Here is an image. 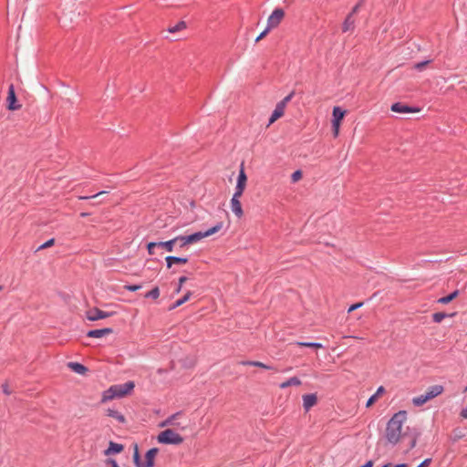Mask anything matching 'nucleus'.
Here are the masks:
<instances>
[{
	"instance_id": "34",
	"label": "nucleus",
	"mask_w": 467,
	"mask_h": 467,
	"mask_svg": "<svg viewBox=\"0 0 467 467\" xmlns=\"http://www.w3.org/2000/svg\"><path fill=\"white\" fill-rule=\"evenodd\" d=\"M254 367H258V368H265V369H272L273 368L271 366H268L263 362H260V361H254V363H252Z\"/></svg>"
},
{
	"instance_id": "3",
	"label": "nucleus",
	"mask_w": 467,
	"mask_h": 467,
	"mask_svg": "<svg viewBox=\"0 0 467 467\" xmlns=\"http://www.w3.org/2000/svg\"><path fill=\"white\" fill-rule=\"evenodd\" d=\"M134 383L132 381H128L124 384L113 385L108 390L103 393L102 402H106L108 400L122 398L129 394L134 389Z\"/></svg>"
},
{
	"instance_id": "14",
	"label": "nucleus",
	"mask_w": 467,
	"mask_h": 467,
	"mask_svg": "<svg viewBox=\"0 0 467 467\" xmlns=\"http://www.w3.org/2000/svg\"><path fill=\"white\" fill-rule=\"evenodd\" d=\"M113 330L109 327L102 328V329H94L88 332L87 336L88 337L99 338L111 334Z\"/></svg>"
},
{
	"instance_id": "43",
	"label": "nucleus",
	"mask_w": 467,
	"mask_h": 467,
	"mask_svg": "<svg viewBox=\"0 0 467 467\" xmlns=\"http://www.w3.org/2000/svg\"><path fill=\"white\" fill-rule=\"evenodd\" d=\"M243 192H244V190H237V188H235V192L234 193L233 198L239 200L240 197L243 195Z\"/></svg>"
},
{
	"instance_id": "24",
	"label": "nucleus",
	"mask_w": 467,
	"mask_h": 467,
	"mask_svg": "<svg viewBox=\"0 0 467 467\" xmlns=\"http://www.w3.org/2000/svg\"><path fill=\"white\" fill-rule=\"evenodd\" d=\"M459 295V291L458 290H455L454 292L451 293L450 295L446 296H443V297H441L439 300H438V303L440 304H449L450 302H451L453 299H455Z\"/></svg>"
},
{
	"instance_id": "37",
	"label": "nucleus",
	"mask_w": 467,
	"mask_h": 467,
	"mask_svg": "<svg viewBox=\"0 0 467 467\" xmlns=\"http://www.w3.org/2000/svg\"><path fill=\"white\" fill-rule=\"evenodd\" d=\"M2 390L5 395H10L13 392L7 382H5L4 384H2Z\"/></svg>"
},
{
	"instance_id": "13",
	"label": "nucleus",
	"mask_w": 467,
	"mask_h": 467,
	"mask_svg": "<svg viewBox=\"0 0 467 467\" xmlns=\"http://www.w3.org/2000/svg\"><path fill=\"white\" fill-rule=\"evenodd\" d=\"M285 109V108L283 107V104L277 103L275 110L273 111V113L269 119L268 126H270L271 124L275 122L278 119H280L284 115Z\"/></svg>"
},
{
	"instance_id": "55",
	"label": "nucleus",
	"mask_w": 467,
	"mask_h": 467,
	"mask_svg": "<svg viewBox=\"0 0 467 467\" xmlns=\"http://www.w3.org/2000/svg\"><path fill=\"white\" fill-rule=\"evenodd\" d=\"M465 390H467V386H466V389H465Z\"/></svg>"
},
{
	"instance_id": "53",
	"label": "nucleus",
	"mask_w": 467,
	"mask_h": 467,
	"mask_svg": "<svg viewBox=\"0 0 467 467\" xmlns=\"http://www.w3.org/2000/svg\"><path fill=\"white\" fill-rule=\"evenodd\" d=\"M81 216L86 217L87 213H81Z\"/></svg>"
},
{
	"instance_id": "47",
	"label": "nucleus",
	"mask_w": 467,
	"mask_h": 467,
	"mask_svg": "<svg viewBox=\"0 0 467 467\" xmlns=\"http://www.w3.org/2000/svg\"><path fill=\"white\" fill-rule=\"evenodd\" d=\"M430 463L431 459H426L418 467H428Z\"/></svg>"
},
{
	"instance_id": "52",
	"label": "nucleus",
	"mask_w": 467,
	"mask_h": 467,
	"mask_svg": "<svg viewBox=\"0 0 467 467\" xmlns=\"http://www.w3.org/2000/svg\"><path fill=\"white\" fill-rule=\"evenodd\" d=\"M395 467H407V465H406V464H404V463H402V464H398V465H396Z\"/></svg>"
},
{
	"instance_id": "32",
	"label": "nucleus",
	"mask_w": 467,
	"mask_h": 467,
	"mask_svg": "<svg viewBox=\"0 0 467 467\" xmlns=\"http://www.w3.org/2000/svg\"><path fill=\"white\" fill-rule=\"evenodd\" d=\"M294 91H292L290 94H288L286 97H285L281 101H279V104H283V107H286L287 103L292 99L294 96Z\"/></svg>"
},
{
	"instance_id": "11",
	"label": "nucleus",
	"mask_w": 467,
	"mask_h": 467,
	"mask_svg": "<svg viewBox=\"0 0 467 467\" xmlns=\"http://www.w3.org/2000/svg\"><path fill=\"white\" fill-rule=\"evenodd\" d=\"M181 415H182L181 412H176V413L171 415L170 417H168L165 420L161 421L159 424V426L161 428L166 427V426H173V427L180 428V424L176 420L181 417Z\"/></svg>"
},
{
	"instance_id": "25",
	"label": "nucleus",
	"mask_w": 467,
	"mask_h": 467,
	"mask_svg": "<svg viewBox=\"0 0 467 467\" xmlns=\"http://www.w3.org/2000/svg\"><path fill=\"white\" fill-rule=\"evenodd\" d=\"M186 27H187L186 22L185 21H180L175 26H170L168 28V32L173 34V33L184 30Z\"/></svg>"
},
{
	"instance_id": "26",
	"label": "nucleus",
	"mask_w": 467,
	"mask_h": 467,
	"mask_svg": "<svg viewBox=\"0 0 467 467\" xmlns=\"http://www.w3.org/2000/svg\"><path fill=\"white\" fill-rule=\"evenodd\" d=\"M191 296H192V292L188 291L182 298L178 299L172 306H170L169 309L173 310L176 307L181 306L182 304H184L185 302H187L190 299Z\"/></svg>"
},
{
	"instance_id": "35",
	"label": "nucleus",
	"mask_w": 467,
	"mask_h": 467,
	"mask_svg": "<svg viewBox=\"0 0 467 467\" xmlns=\"http://www.w3.org/2000/svg\"><path fill=\"white\" fill-rule=\"evenodd\" d=\"M365 0H360L353 8H352V11L349 13V14H352V16H354L355 14H357L359 10V8L362 6V5L364 4Z\"/></svg>"
},
{
	"instance_id": "20",
	"label": "nucleus",
	"mask_w": 467,
	"mask_h": 467,
	"mask_svg": "<svg viewBox=\"0 0 467 467\" xmlns=\"http://www.w3.org/2000/svg\"><path fill=\"white\" fill-rule=\"evenodd\" d=\"M165 261L167 263V267L171 268L173 264H182L185 265L188 262L187 258L184 257H177V256H167L165 258Z\"/></svg>"
},
{
	"instance_id": "33",
	"label": "nucleus",
	"mask_w": 467,
	"mask_h": 467,
	"mask_svg": "<svg viewBox=\"0 0 467 467\" xmlns=\"http://www.w3.org/2000/svg\"><path fill=\"white\" fill-rule=\"evenodd\" d=\"M55 244V239H49L47 240L46 243H44L43 244H41L38 248V250H43V249H46V248H48V247H51L53 246Z\"/></svg>"
},
{
	"instance_id": "2",
	"label": "nucleus",
	"mask_w": 467,
	"mask_h": 467,
	"mask_svg": "<svg viewBox=\"0 0 467 467\" xmlns=\"http://www.w3.org/2000/svg\"><path fill=\"white\" fill-rule=\"evenodd\" d=\"M223 228V223H218L215 226L208 229L205 232H197L187 236H177L174 239H177V242H180L181 247H183L187 244H194L205 237H209L216 233H218Z\"/></svg>"
},
{
	"instance_id": "29",
	"label": "nucleus",
	"mask_w": 467,
	"mask_h": 467,
	"mask_svg": "<svg viewBox=\"0 0 467 467\" xmlns=\"http://www.w3.org/2000/svg\"><path fill=\"white\" fill-rule=\"evenodd\" d=\"M455 314L447 315L443 312H437L432 315V319L436 323H441L446 317H453Z\"/></svg>"
},
{
	"instance_id": "7",
	"label": "nucleus",
	"mask_w": 467,
	"mask_h": 467,
	"mask_svg": "<svg viewBox=\"0 0 467 467\" xmlns=\"http://www.w3.org/2000/svg\"><path fill=\"white\" fill-rule=\"evenodd\" d=\"M285 17V12L281 8H276L273 11L270 16L267 19V27L271 30L279 26Z\"/></svg>"
},
{
	"instance_id": "48",
	"label": "nucleus",
	"mask_w": 467,
	"mask_h": 467,
	"mask_svg": "<svg viewBox=\"0 0 467 467\" xmlns=\"http://www.w3.org/2000/svg\"><path fill=\"white\" fill-rule=\"evenodd\" d=\"M108 463H109L111 467H119L115 460H109Z\"/></svg>"
},
{
	"instance_id": "56",
	"label": "nucleus",
	"mask_w": 467,
	"mask_h": 467,
	"mask_svg": "<svg viewBox=\"0 0 467 467\" xmlns=\"http://www.w3.org/2000/svg\"><path fill=\"white\" fill-rule=\"evenodd\" d=\"M2 289V287L0 286V290Z\"/></svg>"
},
{
	"instance_id": "42",
	"label": "nucleus",
	"mask_w": 467,
	"mask_h": 467,
	"mask_svg": "<svg viewBox=\"0 0 467 467\" xmlns=\"http://www.w3.org/2000/svg\"><path fill=\"white\" fill-rule=\"evenodd\" d=\"M363 303L362 302H359V303H357V304H354L352 305L349 308H348V313L359 308L360 306H362Z\"/></svg>"
},
{
	"instance_id": "39",
	"label": "nucleus",
	"mask_w": 467,
	"mask_h": 467,
	"mask_svg": "<svg viewBox=\"0 0 467 467\" xmlns=\"http://www.w3.org/2000/svg\"><path fill=\"white\" fill-rule=\"evenodd\" d=\"M141 288V285H125V289L129 290V291H131V292H135L139 289Z\"/></svg>"
},
{
	"instance_id": "8",
	"label": "nucleus",
	"mask_w": 467,
	"mask_h": 467,
	"mask_svg": "<svg viewBox=\"0 0 467 467\" xmlns=\"http://www.w3.org/2000/svg\"><path fill=\"white\" fill-rule=\"evenodd\" d=\"M112 315H113L112 312L111 313L104 312L97 307H94V308H91V309H88V311H86V317L89 321H97L99 319H104V318L111 317Z\"/></svg>"
},
{
	"instance_id": "49",
	"label": "nucleus",
	"mask_w": 467,
	"mask_h": 467,
	"mask_svg": "<svg viewBox=\"0 0 467 467\" xmlns=\"http://www.w3.org/2000/svg\"><path fill=\"white\" fill-rule=\"evenodd\" d=\"M416 439L414 438L411 441H410V449H412L416 446Z\"/></svg>"
},
{
	"instance_id": "38",
	"label": "nucleus",
	"mask_w": 467,
	"mask_h": 467,
	"mask_svg": "<svg viewBox=\"0 0 467 467\" xmlns=\"http://www.w3.org/2000/svg\"><path fill=\"white\" fill-rule=\"evenodd\" d=\"M158 243H154V242H151V243H149L148 245H147V249H148V252L150 254H154V251L153 249L155 247H158Z\"/></svg>"
},
{
	"instance_id": "36",
	"label": "nucleus",
	"mask_w": 467,
	"mask_h": 467,
	"mask_svg": "<svg viewBox=\"0 0 467 467\" xmlns=\"http://www.w3.org/2000/svg\"><path fill=\"white\" fill-rule=\"evenodd\" d=\"M301 178H302V172H301L300 171H296L292 174V177H291V179H292V181H293L294 182H298L299 180H301Z\"/></svg>"
},
{
	"instance_id": "19",
	"label": "nucleus",
	"mask_w": 467,
	"mask_h": 467,
	"mask_svg": "<svg viewBox=\"0 0 467 467\" xmlns=\"http://www.w3.org/2000/svg\"><path fill=\"white\" fill-rule=\"evenodd\" d=\"M123 451V445L110 441L109 448L105 451L106 455L119 453Z\"/></svg>"
},
{
	"instance_id": "1",
	"label": "nucleus",
	"mask_w": 467,
	"mask_h": 467,
	"mask_svg": "<svg viewBox=\"0 0 467 467\" xmlns=\"http://www.w3.org/2000/svg\"><path fill=\"white\" fill-rule=\"evenodd\" d=\"M407 420V412L405 410H400L395 413L389 420L386 431L385 438L389 444L396 445L404 436L403 424Z\"/></svg>"
},
{
	"instance_id": "9",
	"label": "nucleus",
	"mask_w": 467,
	"mask_h": 467,
	"mask_svg": "<svg viewBox=\"0 0 467 467\" xmlns=\"http://www.w3.org/2000/svg\"><path fill=\"white\" fill-rule=\"evenodd\" d=\"M6 100L8 103L7 109L9 110H16L21 108V105L16 103V96L15 88H14L13 84H11L9 86Z\"/></svg>"
},
{
	"instance_id": "12",
	"label": "nucleus",
	"mask_w": 467,
	"mask_h": 467,
	"mask_svg": "<svg viewBox=\"0 0 467 467\" xmlns=\"http://www.w3.org/2000/svg\"><path fill=\"white\" fill-rule=\"evenodd\" d=\"M317 402L316 394H306L303 396V407L307 411L314 407Z\"/></svg>"
},
{
	"instance_id": "21",
	"label": "nucleus",
	"mask_w": 467,
	"mask_h": 467,
	"mask_svg": "<svg viewBox=\"0 0 467 467\" xmlns=\"http://www.w3.org/2000/svg\"><path fill=\"white\" fill-rule=\"evenodd\" d=\"M384 392H385L384 387L380 386L377 389L376 393L368 399V400L367 401L366 407L368 408V407L372 406Z\"/></svg>"
},
{
	"instance_id": "41",
	"label": "nucleus",
	"mask_w": 467,
	"mask_h": 467,
	"mask_svg": "<svg viewBox=\"0 0 467 467\" xmlns=\"http://www.w3.org/2000/svg\"><path fill=\"white\" fill-rule=\"evenodd\" d=\"M270 29L268 27H266L255 39L256 42L260 41L261 39H263L268 33H269Z\"/></svg>"
},
{
	"instance_id": "18",
	"label": "nucleus",
	"mask_w": 467,
	"mask_h": 467,
	"mask_svg": "<svg viewBox=\"0 0 467 467\" xmlns=\"http://www.w3.org/2000/svg\"><path fill=\"white\" fill-rule=\"evenodd\" d=\"M246 182H247V176L244 172V166L242 165L239 175H238L237 183H236L235 188H237V190L244 191V189L246 187Z\"/></svg>"
},
{
	"instance_id": "30",
	"label": "nucleus",
	"mask_w": 467,
	"mask_h": 467,
	"mask_svg": "<svg viewBox=\"0 0 467 467\" xmlns=\"http://www.w3.org/2000/svg\"><path fill=\"white\" fill-rule=\"evenodd\" d=\"M296 345H297L299 347L313 348H323L322 344H320V343H314V342H296Z\"/></svg>"
},
{
	"instance_id": "45",
	"label": "nucleus",
	"mask_w": 467,
	"mask_h": 467,
	"mask_svg": "<svg viewBox=\"0 0 467 467\" xmlns=\"http://www.w3.org/2000/svg\"><path fill=\"white\" fill-rule=\"evenodd\" d=\"M134 462H135L137 467H141L140 463V457H139V453H138L137 450L135 451V453H134Z\"/></svg>"
},
{
	"instance_id": "40",
	"label": "nucleus",
	"mask_w": 467,
	"mask_h": 467,
	"mask_svg": "<svg viewBox=\"0 0 467 467\" xmlns=\"http://www.w3.org/2000/svg\"><path fill=\"white\" fill-rule=\"evenodd\" d=\"M186 281H187V277H185V276H181V277L179 278V285H178V287H177V289H176V292H177V293H179V292L181 291L182 285H183Z\"/></svg>"
},
{
	"instance_id": "31",
	"label": "nucleus",
	"mask_w": 467,
	"mask_h": 467,
	"mask_svg": "<svg viewBox=\"0 0 467 467\" xmlns=\"http://www.w3.org/2000/svg\"><path fill=\"white\" fill-rule=\"evenodd\" d=\"M159 296H160V289L157 286L154 287L153 289H151L150 292H148L145 295V297H151L153 299H157Z\"/></svg>"
},
{
	"instance_id": "27",
	"label": "nucleus",
	"mask_w": 467,
	"mask_h": 467,
	"mask_svg": "<svg viewBox=\"0 0 467 467\" xmlns=\"http://www.w3.org/2000/svg\"><path fill=\"white\" fill-rule=\"evenodd\" d=\"M68 367L78 374H84L87 371V368L79 363L70 362Z\"/></svg>"
},
{
	"instance_id": "16",
	"label": "nucleus",
	"mask_w": 467,
	"mask_h": 467,
	"mask_svg": "<svg viewBox=\"0 0 467 467\" xmlns=\"http://www.w3.org/2000/svg\"><path fill=\"white\" fill-rule=\"evenodd\" d=\"M355 28V19L352 14H348L342 24V31L345 32H353Z\"/></svg>"
},
{
	"instance_id": "51",
	"label": "nucleus",
	"mask_w": 467,
	"mask_h": 467,
	"mask_svg": "<svg viewBox=\"0 0 467 467\" xmlns=\"http://www.w3.org/2000/svg\"><path fill=\"white\" fill-rule=\"evenodd\" d=\"M254 361H243L241 364L244 366H253Z\"/></svg>"
},
{
	"instance_id": "10",
	"label": "nucleus",
	"mask_w": 467,
	"mask_h": 467,
	"mask_svg": "<svg viewBox=\"0 0 467 467\" xmlns=\"http://www.w3.org/2000/svg\"><path fill=\"white\" fill-rule=\"evenodd\" d=\"M391 110L393 112L402 113V114L419 112V109L410 108V107H409L405 104L400 103V102L392 104Z\"/></svg>"
},
{
	"instance_id": "17",
	"label": "nucleus",
	"mask_w": 467,
	"mask_h": 467,
	"mask_svg": "<svg viewBox=\"0 0 467 467\" xmlns=\"http://www.w3.org/2000/svg\"><path fill=\"white\" fill-rule=\"evenodd\" d=\"M231 209H232L233 213L238 218H241L244 215V211H243L240 200H237L235 198H232L231 199Z\"/></svg>"
},
{
	"instance_id": "44",
	"label": "nucleus",
	"mask_w": 467,
	"mask_h": 467,
	"mask_svg": "<svg viewBox=\"0 0 467 467\" xmlns=\"http://www.w3.org/2000/svg\"><path fill=\"white\" fill-rule=\"evenodd\" d=\"M105 193H107V192L103 191V192H99V193H97L95 195L90 196V198H96V197L100 196V195L105 194ZM79 199L85 200V199H89V197L80 196Z\"/></svg>"
},
{
	"instance_id": "15",
	"label": "nucleus",
	"mask_w": 467,
	"mask_h": 467,
	"mask_svg": "<svg viewBox=\"0 0 467 467\" xmlns=\"http://www.w3.org/2000/svg\"><path fill=\"white\" fill-rule=\"evenodd\" d=\"M159 450L157 448H152L149 450L145 455V467H153L154 466V459L158 454Z\"/></svg>"
},
{
	"instance_id": "54",
	"label": "nucleus",
	"mask_w": 467,
	"mask_h": 467,
	"mask_svg": "<svg viewBox=\"0 0 467 467\" xmlns=\"http://www.w3.org/2000/svg\"><path fill=\"white\" fill-rule=\"evenodd\" d=\"M389 466H390V464H386V465H384L382 467H389Z\"/></svg>"
},
{
	"instance_id": "22",
	"label": "nucleus",
	"mask_w": 467,
	"mask_h": 467,
	"mask_svg": "<svg viewBox=\"0 0 467 467\" xmlns=\"http://www.w3.org/2000/svg\"><path fill=\"white\" fill-rule=\"evenodd\" d=\"M302 384L301 380L296 377H292L286 381H284L280 384L281 389H285L290 386H300Z\"/></svg>"
},
{
	"instance_id": "50",
	"label": "nucleus",
	"mask_w": 467,
	"mask_h": 467,
	"mask_svg": "<svg viewBox=\"0 0 467 467\" xmlns=\"http://www.w3.org/2000/svg\"><path fill=\"white\" fill-rule=\"evenodd\" d=\"M372 465H373V462L371 461H368V462H366L361 467H372Z\"/></svg>"
},
{
	"instance_id": "4",
	"label": "nucleus",
	"mask_w": 467,
	"mask_h": 467,
	"mask_svg": "<svg viewBox=\"0 0 467 467\" xmlns=\"http://www.w3.org/2000/svg\"><path fill=\"white\" fill-rule=\"evenodd\" d=\"M442 392L443 387L441 385L431 386L426 390L425 394L414 397L412 399V403L416 407H420L431 399L441 395Z\"/></svg>"
},
{
	"instance_id": "6",
	"label": "nucleus",
	"mask_w": 467,
	"mask_h": 467,
	"mask_svg": "<svg viewBox=\"0 0 467 467\" xmlns=\"http://www.w3.org/2000/svg\"><path fill=\"white\" fill-rule=\"evenodd\" d=\"M345 115H346V111L343 110L340 107L336 106L333 108L332 127H333V134L335 137H337L339 134L341 121L344 119Z\"/></svg>"
},
{
	"instance_id": "28",
	"label": "nucleus",
	"mask_w": 467,
	"mask_h": 467,
	"mask_svg": "<svg viewBox=\"0 0 467 467\" xmlns=\"http://www.w3.org/2000/svg\"><path fill=\"white\" fill-rule=\"evenodd\" d=\"M107 415L109 417L116 419L119 422H125V417L117 410L109 409L107 410Z\"/></svg>"
},
{
	"instance_id": "46",
	"label": "nucleus",
	"mask_w": 467,
	"mask_h": 467,
	"mask_svg": "<svg viewBox=\"0 0 467 467\" xmlns=\"http://www.w3.org/2000/svg\"><path fill=\"white\" fill-rule=\"evenodd\" d=\"M429 63V61H424V62H420V63H417L415 65V68L420 70L422 69L427 64Z\"/></svg>"
},
{
	"instance_id": "5",
	"label": "nucleus",
	"mask_w": 467,
	"mask_h": 467,
	"mask_svg": "<svg viewBox=\"0 0 467 467\" xmlns=\"http://www.w3.org/2000/svg\"><path fill=\"white\" fill-rule=\"evenodd\" d=\"M159 443L179 445L183 442V438L171 429H167L157 436Z\"/></svg>"
},
{
	"instance_id": "23",
	"label": "nucleus",
	"mask_w": 467,
	"mask_h": 467,
	"mask_svg": "<svg viewBox=\"0 0 467 467\" xmlns=\"http://www.w3.org/2000/svg\"><path fill=\"white\" fill-rule=\"evenodd\" d=\"M176 243H177V239L173 238V239L166 241V242H159L157 244H158V247H161L168 252H172L173 246Z\"/></svg>"
}]
</instances>
